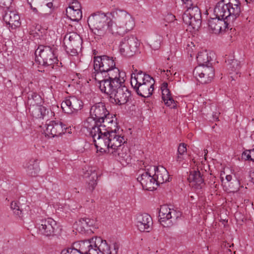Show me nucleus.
Returning <instances> with one entry per match:
<instances>
[{
    "label": "nucleus",
    "mask_w": 254,
    "mask_h": 254,
    "mask_svg": "<svg viewBox=\"0 0 254 254\" xmlns=\"http://www.w3.org/2000/svg\"><path fill=\"white\" fill-rule=\"evenodd\" d=\"M88 26L97 36L108 38L109 35H123L135 26L132 16L127 11L115 9L107 13L96 12L87 20Z\"/></svg>",
    "instance_id": "obj_1"
},
{
    "label": "nucleus",
    "mask_w": 254,
    "mask_h": 254,
    "mask_svg": "<svg viewBox=\"0 0 254 254\" xmlns=\"http://www.w3.org/2000/svg\"><path fill=\"white\" fill-rule=\"evenodd\" d=\"M130 84L140 96L150 97L154 90V80L149 75L137 69L131 74Z\"/></svg>",
    "instance_id": "obj_2"
},
{
    "label": "nucleus",
    "mask_w": 254,
    "mask_h": 254,
    "mask_svg": "<svg viewBox=\"0 0 254 254\" xmlns=\"http://www.w3.org/2000/svg\"><path fill=\"white\" fill-rule=\"evenodd\" d=\"M241 6L239 0H223L217 4L214 12L217 16L233 22L240 15Z\"/></svg>",
    "instance_id": "obj_3"
},
{
    "label": "nucleus",
    "mask_w": 254,
    "mask_h": 254,
    "mask_svg": "<svg viewBox=\"0 0 254 254\" xmlns=\"http://www.w3.org/2000/svg\"><path fill=\"white\" fill-rule=\"evenodd\" d=\"M54 47L40 45L35 51L36 61L43 66H52L58 64L57 57Z\"/></svg>",
    "instance_id": "obj_4"
},
{
    "label": "nucleus",
    "mask_w": 254,
    "mask_h": 254,
    "mask_svg": "<svg viewBox=\"0 0 254 254\" xmlns=\"http://www.w3.org/2000/svg\"><path fill=\"white\" fill-rule=\"evenodd\" d=\"M36 227L40 234L48 237L56 235L61 230L57 222L51 218L37 219Z\"/></svg>",
    "instance_id": "obj_5"
},
{
    "label": "nucleus",
    "mask_w": 254,
    "mask_h": 254,
    "mask_svg": "<svg viewBox=\"0 0 254 254\" xmlns=\"http://www.w3.org/2000/svg\"><path fill=\"white\" fill-rule=\"evenodd\" d=\"M182 215L179 211L171 209L166 205H162L159 212V221L160 223L164 227H169L172 226L176 220Z\"/></svg>",
    "instance_id": "obj_6"
},
{
    "label": "nucleus",
    "mask_w": 254,
    "mask_h": 254,
    "mask_svg": "<svg viewBox=\"0 0 254 254\" xmlns=\"http://www.w3.org/2000/svg\"><path fill=\"white\" fill-rule=\"evenodd\" d=\"M63 41L66 52L72 56H76L78 51L81 49L82 40L75 32L65 34Z\"/></svg>",
    "instance_id": "obj_7"
},
{
    "label": "nucleus",
    "mask_w": 254,
    "mask_h": 254,
    "mask_svg": "<svg viewBox=\"0 0 254 254\" xmlns=\"http://www.w3.org/2000/svg\"><path fill=\"white\" fill-rule=\"evenodd\" d=\"M140 42L136 37L133 35L126 37L120 42V52L125 57H131L137 51Z\"/></svg>",
    "instance_id": "obj_8"
},
{
    "label": "nucleus",
    "mask_w": 254,
    "mask_h": 254,
    "mask_svg": "<svg viewBox=\"0 0 254 254\" xmlns=\"http://www.w3.org/2000/svg\"><path fill=\"white\" fill-rule=\"evenodd\" d=\"M182 19L187 25L191 26L193 29H198L201 25V15L197 6L190 7L184 12Z\"/></svg>",
    "instance_id": "obj_9"
},
{
    "label": "nucleus",
    "mask_w": 254,
    "mask_h": 254,
    "mask_svg": "<svg viewBox=\"0 0 254 254\" xmlns=\"http://www.w3.org/2000/svg\"><path fill=\"white\" fill-rule=\"evenodd\" d=\"M102 130L101 129V131H99V130L92 131L93 141L98 151L110 153V146L109 134Z\"/></svg>",
    "instance_id": "obj_10"
},
{
    "label": "nucleus",
    "mask_w": 254,
    "mask_h": 254,
    "mask_svg": "<svg viewBox=\"0 0 254 254\" xmlns=\"http://www.w3.org/2000/svg\"><path fill=\"white\" fill-rule=\"evenodd\" d=\"M214 69L209 65H198L193 71L194 76L202 84L210 82L214 76Z\"/></svg>",
    "instance_id": "obj_11"
},
{
    "label": "nucleus",
    "mask_w": 254,
    "mask_h": 254,
    "mask_svg": "<svg viewBox=\"0 0 254 254\" xmlns=\"http://www.w3.org/2000/svg\"><path fill=\"white\" fill-rule=\"evenodd\" d=\"M116 64L112 57L106 55L94 57V68L97 72H101L102 75L111 68L115 67Z\"/></svg>",
    "instance_id": "obj_12"
},
{
    "label": "nucleus",
    "mask_w": 254,
    "mask_h": 254,
    "mask_svg": "<svg viewBox=\"0 0 254 254\" xmlns=\"http://www.w3.org/2000/svg\"><path fill=\"white\" fill-rule=\"evenodd\" d=\"M130 96V93L127 88L122 84L116 91L112 92L109 97V101L115 105L121 106L126 104Z\"/></svg>",
    "instance_id": "obj_13"
},
{
    "label": "nucleus",
    "mask_w": 254,
    "mask_h": 254,
    "mask_svg": "<svg viewBox=\"0 0 254 254\" xmlns=\"http://www.w3.org/2000/svg\"><path fill=\"white\" fill-rule=\"evenodd\" d=\"M137 180L140 183L143 189L146 190L152 191L156 189L158 187L153 173L150 170V167L140 174Z\"/></svg>",
    "instance_id": "obj_14"
},
{
    "label": "nucleus",
    "mask_w": 254,
    "mask_h": 254,
    "mask_svg": "<svg viewBox=\"0 0 254 254\" xmlns=\"http://www.w3.org/2000/svg\"><path fill=\"white\" fill-rule=\"evenodd\" d=\"M46 128L44 130L46 136L50 137L58 136L64 134L67 127L60 121H51L46 124Z\"/></svg>",
    "instance_id": "obj_15"
},
{
    "label": "nucleus",
    "mask_w": 254,
    "mask_h": 254,
    "mask_svg": "<svg viewBox=\"0 0 254 254\" xmlns=\"http://www.w3.org/2000/svg\"><path fill=\"white\" fill-rule=\"evenodd\" d=\"M208 26L210 30L213 33H221L229 28V21L225 18H222L216 15L208 20Z\"/></svg>",
    "instance_id": "obj_16"
},
{
    "label": "nucleus",
    "mask_w": 254,
    "mask_h": 254,
    "mask_svg": "<svg viewBox=\"0 0 254 254\" xmlns=\"http://www.w3.org/2000/svg\"><path fill=\"white\" fill-rule=\"evenodd\" d=\"M82 106V101L74 96L69 97L61 104L63 110L67 114L77 112L81 109Z\"/></svg>",
    "instance_id": "obj_17"
},
{
    "label": "nucleus",
    "mask_w": 254,
    "mask_h": 254,
    "mask_svg": "<svg viewBox=\"0 0 254 254\" xmlns=\"http://www.w3.org/2000/svg\"><path fill=\"white\" fill-rule=\"evenodd\" d=\"M119 249V246L117 244H114L113 249H111L106 241L101 239V242L97 245V247L89 250V254H117Z\"/></svg>",
    "instance_id": "obj_18"
},
{
    "label": "nucleus",
    "mask_w": 254,
    "mask_h": 254,
    "mask_svg": "<svg viewBox=\"0 0 254 254\" xmlns=\"http://www.w3.org/2000/svg\"><path fill=\"white\" fill-rule=\"evenodd\" d=\"M90 116L99 123L104 122V120L110 114L107 110L105 105L101 102L96 103L92 106L90 111Z\"/></svg>",
    "instance_id": "obj_19"
},
{
    "label": "nucleus",
    "mask_w": 254,
    "mask_h": 254,
    "mask_svg": "<svg viewBox=\"0 0 254 254\" xmlns=\"http://www.w3.org/2000/svg\"><path fill=\"white\" fill-rule=\"evenodd\" d=\"M150 170L153 173L157 186L168 181V172L164 167L152 166L150 167Z\"/></svg>",
    "instance_id": "obj_20"
},
{
    "label": "nucleus",
    "mask_w": 254,
    "mask_h": 254,
    "mask_svg": "<svg viewBox=\"0 0 254 254\" xmlns=\"http://www.w3.org/2000/svg\"><path fill=\"white\" fill-rule=\"evenodd\" d=\"M152 224V218L148 214H139L137 215L136 226L140 231L149 232Z\"/></svg>",
    "instance_id": "obj_21"
},
{
    "label": "nucleus",
    "mask_w": 254,
    "mask_h": 254,
    "mask_svg": "<svg viewBox=\"0 0 254 254\" xmlns=\"http://www.w3.org/2000/svg\"><path fill=\"white\" fill-rule=\"evenodd\" d=\"M188 180L190 186L196 190L201 189L204 185V180L199 171H191Z\"/></svg>",
    "instance_id": "obj_22"
},
{
    "label": "nucleus",
    "mask_w": 254,
    "mask_h": 254,
    "mask_svg": "<svg viewBox=\"0 0 254 254\" xmlns=\"http://www.w3.org/2000/svg\"><path fill=\"white\" fill-rule=\"evenodd\" d=\"M110 140V153H114L115 150L122 147L126 142V139L124 136L117 134V132H112L109 133Z\"/></svg>",
    "instance_id": "obj_23"
},
{
    "label": "nucleus",
    "mask_w": 254,
    "mask_h": 254,
    "mask_svg": "<svg viewBox=\"0 0 254 254\" xmlns=\"http://www.w3.org/2000/svg\"><path fill=\"white\" fill-rule=\"evenodd\" d=\"M95 79L99 84V87L102 92L109 95V97L112 94L114 90H111L109 86L111 81L109 78L103 77L101 72H97L95 75Z\"/></svg>",
    "instance_id": "obj_24"
},
{
    "label": "nucleus",
    "mask_w": 254,
    "mask_h": 254,
    "mask_svg": "<svg viewBox=\"0 0 254 254\" xmlns=\"http://www.w3.org/2000/svg\"><path fill=\"white\" fill-rule=\"evenodd\" d=\"M101 238L100 237L92 238L88 240H85L79 242V250L83 254H89V251L91 249H94L97 247V244L101 242Z\"/></svg>",
    "instance_id": "obj_25"
},
{
    "label": "nucleus",
    "mask_w": 254,
    "mask_h": 254,
    "mask_svg": "<svg viewBox=\"0 0 254 254\" xmlns=\"http://www.w3.org/2000/svg\"><path fill=\"white\" fill-rule=\"evenodd\" d=\"M112 154L122 163L125 162L128 164L130 163V157L129 150L127 147L125 145L115 149V152Z\"/></svg>",
    "instance_id": "obj_26"
},
{
    "label": "nucleus",
    "mask_w": 254,
    "mask_h": 254,
    "mask_svg": "<svg viewBox=\"0 0 254 254\" xmlns=\"http://www.w3.org/2000/svg\"><path fill=\"white\" fill-rule=\"evenodd\" d=\"M162 98L165 104L171 108H174L177 105L171 96L170 91L168 88V83L163 82L161 85Z\"/></svg>",
    "instance_id": "obj_27"
},
{
    "label": "nucleus",
    "mask_w": 254,
    "mask_h": 254,
    "mask_svg": "<svg viewBox=\"0 0 254 254\" xmlns=\"http://www.w3.org/2000/svg\"><path fill=\"white\" fill-rule=\"evenodd\" d=\"M3 20L12 28L19 27L20 25V17L15 11H6L3 16Z\"/></svg>",
    "instance_id": "obj_28"
},
{
    "label": "nucleus",
    "mask_w": 254,
    "mask_h": 254,
    "mask_svg": "<svg viewBox=\"0 0 254 254\" xmlns=\"http://www.w3.org/2000/svg\"><path fill=\"white\" fill-rule=\"evenodd\" d=\"M125 73L124 72H120V70L115 66V67L111 68L108 70L107 72L103 73V77L109 78L110 80L118 81L120 80L124 83L125 79L124 77Z\"/></svg>",
    "instance_id": "obj_29"
},
{
    "label": "nucleus",
    "mask_w": 254,
    "mask_h": 254,
    "mask_svg": "<svg viewBox=\"0 0 254 254\" xmlns=\"http://www.w3.org/2000/svg\"><path fill=\"white\" fill-rule=\"evenodd\" d=\"M117 125L115 117L110 114L104 120V122H102V126L104 127V129L102 130L108 134L116 132Z\"/></svg>",
    "instance_id": "obj_30"
},
{
    "label": "nucleus",
    "mask_w": 254,
    "mask_h": 254,
    "mask_svg": "<svg viewBox=\"0 0 254 254\" xmlns=\"http://www.w3.org/2000/svg\"><path fill=\"white\" fill-rule=\"evenodd\" d=\"M84 127L89 131L92 136L93 135L92 131L94 130L96 131H97V130H99V131H101V129H104V127L102 126V123L100 124L98 121L94 120V118L91 116L88 118L86 121L84 122Z\"/></svg>",
    "instance_id": "obj_31"
},
{
    "label": "nucleus",
    "mask_w": 254,
    "mask_h": 254,
    "mask_svg": "<svg viewBox=\"0 0 254 254\" xmlns=\"http://www.w3.org/2000/svg\"><path fill=\"white\" fill-rule=\"evenodd\" d=\"M23 166L27 174L31 176H36L40 170L38 161L36 159H31L25 162Z\"/></svg>",
    "instance_id": "obj_32"
},
{
    "label": "nucleus",
    "mask_w": 254,
    "mask_h": 254,
    "mask_svg": "<svg viewBox=\"0 0 254 254\" xmlns=\"http://www.w3.org/2000/svg\"><path fill=\"white\" fill-rule=\"evenodd\" d=\"M84 177L88 178L89 180L87 181L88 183L87 189L90 191H93L96 185V180L98 178L97 174L95 170L89 169L84 173Z\"/></svg>",
    "instance_id": "obj_33"
},
{
    "label": "nucleus",
    "mask_w": 254,
    "mask_h": 254,
    "mask_svg": "<svg viewBox=\"0 0 254 254\" xmlns=\"http://www.w3.org/2000/svg\"><path fill=\"white\" fill-rule=\"evenodd\" d=\"M29 110L32 116L36 119H44L49 113L48 110L42 104L29 108Z\"/></svg>",
    "instance_id": "obj_34"
},
{
    "label": "nucleus",
    "mask_w": 254,
    "mask_h": 254,
    "mask_svg": "<svg viewBox=\"0 0 254 254\" xmlns=\"http://www.w3.org/2000/svg\"><path fill=\"white\" fill-rule=\"evenodd\" d=\"M43 103V100L40 95L37 93L30 91L27 93V104L29 108L39 105Z\"/></svg>",
    "instance_id": "obj_35"
},
{
    "label": "nucleus",
    "mask_w": 254,
    "mask_h": 254,
    "mask_svg": "<svg viewBox=\"0 0 254 254\" xmlns=\"http://www.w3.org/2000/svg\"><path fill=\"white\" fill-rule=\"evenodd\" d=\"M243 172H238L236 174L237 179L229 183L228 184H226V186L229 188L230 192H237L239 190L241 183L243 182Z\"/></svg>",
    "instance_id": "obj_36"
},
{
    "label": "nucleus",
    "mask_w": 254,
    "mask_h": 254,
    "mask_svg": "<svg viewBox=\"0 0 254 254\" xmlns=\"http://www.w3.org/2000/svg\"><path fill=\"white\" fill-rule=\"evenodd\" d=\"M196 59L198 65H208L207 64L212 60V58L206 51H203L198 53Z\"/></svg>",
    "instance_id": "obj_37"
},
{
    "label": "nucleus",
    "mask_w": 254,
    "mask_h": 254,
    "mask_svg": "<svg viewBox=\"0 0 254 254\" xmlns=\"http://www.w3.org/2000/svg\"><path fill=\"white\" fill-rule=\"evenodd\" d=\"M66 15L68 18L74 21H78L82 17L81 10L71 9V7L66 9Z\"/></svg>",
    "instance_id": "obj_38"
},
{
    "label": "nucleus",
    "mask_w": 254,
    "mask_h": 254,
    "mask_svg": "<svg viewBox=\"0 0 254 254\" xmlns=\"http://www.w3.org/2000/svg\"><path fill=\"white\" fill-rule=\"evenodd\" d=\"M228 69L229 70V73L230 74H232L234 73H235L236 75L239 73V70L240 69V63L235 59H233L231 60H228Z\"/></svg>",
    "instance_id": "obj_39"
},
{
    "label": "nucleus",
    "mask_w": 254,
    "mask_h": 254,
    "mask_svg": "<svg viewBox=\"0 0 254 254\" xmlns=\"http://www.w3.org/2000/svg\"><path fill=\"white\" fill-rule=\"evenodd\" d=\"M11 208L13 210V212L17 215L20 216L22 214V209L19 205V203L16 201H12L10 204Z\"/></svg>",
    "instance_id": "obj_40"
},
{
    "label": "nucleus",
    "mask_w": 254,
    "mask_h": 254,
    "mask_svg": "<svg viewBox=\"0 0 254 254\" xmlns=\"http://www.w3.org/2000/svg\"><path fill=\"white\" fill-rule=\"evenodd\" d=\"M150 47L153 50L158 49L160 46L161 38L160 36H156V38L152 39L150 42Z\"/></svg>",
    "instance_id": "obj_41"
},
{
    "label": "nucleus",
    "mask_w": 254,
    "mask_h": 254,
    "mask_svg": "<svg viewBox=\"0 0 254 254\" xmlns=\"http://www.w3.org/2000/svg\"><path fill=\"white\" fill-rule=\"evenodd\" d=\"M61 254H83L81 252L76 248H69L67 249L63 250Z\"/></svg>",
    "instance_id": "obj_42"
},
{
    "label": "nucleus",
    "mask_w": 254,
    "mask_h": 254,
    "mask_svg": "<svg viewBox=\"0 0 254 254\" xmlns=\"http://www.w3.org/2000/svg\"><path fill=\"white\" fill-rule=\"evenodd\" d=\"M111 81V84L109 86V88H111V90L116 91L118 88H119L122 84H124L122 80H118V81L110 80Z\"/></svg>",
    "instance_id": "obj_43"
},
{
    "label": "nucleus",
    "mask_w": 254,
    "mask_h": 254,
    "mask_svg": "<svg viewBox=\"0 0 254 254\" xmlns=\"http://www.w3.org/2000/svg\"><path fill=\"white\" fill-rule=\"evenodd\" d=\"M79 222L81 224L83 227L85 226L90 227L93 224V221L87 218H82Z\"/></svg>",
    "instance_id": "obj_44"
},
{
    "label": "nucleus",
    "mask_w": 254,
    "mask_h": 254,
    "mask_svg": "<svg viewBox=\"0 0 254 254\" xmlns=\"http://www.w3.org/2000/svg\"><path fill=\"white\" fill-rule=\"evenodd\" d=\"M13 0H0V6L9 8L12 4Z\"/></svg>",
    "instance_id": "obj_45"
},
{
    "label": "nucleus",
    "mask_w": 254,
    "mask_h": 254,
    "mask_svg": "<svg viewBox=\"0 0 254 254\" xmlns=\"http://www.w3.org/2000/svg\"><path fill=\"white\" fill-rule=\"evenodd\" d=\"M187 152L186 144L182 143H180L178 148V153L179 155H183Z\"/></svg>",
    "instance_id": "obj_46"
},
{
    "label": "nucleus",
    "mask_w": 254,
    "mask_h": 254,
    "mask_svg": "<svg viewBox=\"0 0 254 254\" xmlns=\"http://www.w3.org/2000/svg\"><path fill=\"white\" fill-rule=\"evenodd\" d=\"M68 7H71V9H77L78 10H81V6L79 2L77 0H74L70 4Z\"/></svg>",
    "instance_id": "obj_47"
},
{
    "label": "nucleus",
    "mask_w": 254,
    "mask_h": 254,
    "mask_svg": "<svg viewBox=\"0 0 254 254\" xmlns=\"http://www.w3.org/2000/svg\"><path fill=\"white\" fill-rule=\"evenodd\" d=\"M251 150H246L242 153V157L245 160L251 161Z\"/></svg>",
    "instance_id": "obj_48"
},
{
    "label": "nucleus",
    "mask_w": 254,
    "mask_h": 254,
    "mask_svg": "<svg viewBox=\"0 0 254 254\" xmlns=\"http://www.w3.org/2000/svg\"><path fill=\"white\" fill-rule=\"evenodd\" d=\"M53 0H46L44 3H45V4L49 7L51 8L53 6Z\"/></svg>",
    "instance_id": "obj_49"
},
{
    "label": "nucleus",
    "mask_w": 254,
    "mask_h": 254,
    "mask_svg": "<svg viewBox=\"0 0 254 254\" xmlns=\"http://www.w3.org/2000/svg\"><path fill=\"white\" fill-rule=\"evenodd\" d=\"M226 180L227 181L226 183H225V184H228L229 183H231L232 180V176L231 175H227L226 176Z\"/></svg>",
    "instance_id": "obj_50"
},
{
    "label": "nucleus",
    "mask_w": 254,
    "mask_h": 254,
    "mask_svg": "<svg viewBox=\"0 0 254 254\" xmlns=\"http://www.w3.org/2000/svg\"><path fill=\"white\" fill-rule=\"evenodd\" d=\"M176 159L178 162H180L182 161V160L184 159V158H183V157L182 156V155H179V154H178Z\"/></svg>",
    "instance_id": "obj_51"
},
{
    "label": "nucleus",
    "mask_w": 254,
    "mask_h": 254,
    "mask_svg": "<svg viewBox=\"0 0 254 254\" xmlns=\"http://www.w3.org/2000/svg\"><path fill=\"white\" fill-rule=\"evenodd\" d=\"M251 161L254 162V149L251 150Z\"/></svg>",
    "instance_id": "obj_52"
},
{
    "label": "nucleus",
    "mask_w": 254,
    "mask_h": 254,
    "mask_svg": "<svg viewBox=\"0 0 254 254\" xmlns=\"http://www.w3.org/2000/svg\"><path fill=\"white\" fill-rule=\"evenodd\" d=\"M168 18L171 20L172 21H173L175 19V16L172 14H170L168 16Z\"/></svg>",
    "instance_id": "obj_53"
},
{
    "label": "nucleus",
    "mask_w": 254,
    "mask_h": 254,
    "mask_svg": "<svg viewBox=\"0 0 254 254\" xmlns=\"http://www.w3.org/2000/svg\"><path fill=\"white\" fill-rule=\"evenodd\" d=\"M185 3H187L188 5H191V1L190 0H182Z\"/></svg>",
    "instance_id": "obj_54"
},
{
    "label": "nucleus",
    "mask_w": 254,
    "mask_h": 254,
    "mask_svg": "<svg viewBox=\"0 0 254 254\" xmlns=\"http://www.w3.org/2000/svg\"><path fill=\"white\" fill-rule=\"evenodd\" d=\"M39 14L40 17H43V16H46L47 15V14H42V13H39Z\"/></svg>",
    "instance_id": "obj_55"
},
{
    "label": "nucleus",
    "mask_w": 254,
    "mask_h": 254,
    "mask_svg": "<svg viewBox=\"0 0 254 254\" xmlns=\"http://www.w3.org/2000/svg\"><path fill=\"white\" fill-rule=\"evenodd\" d=\"M208 151L207 150H204V153H205V155L204 156H206V154L207 153Z\"/></svg>",
    "instance_id": "obj_56"
},
{
    "label": "nucleus",
    "mask_w": 254,
    "mask_h": 254,
    "mask_svg": "<svg viewBox=\"0 0 254 254\" xmlns=\"http://www.w3.org/2000/svg\"><path fill=\"white\" fill-rule=\"evenodd\" d=\"M191 47H195V45H193V43H191Z\"/></svg>",
    "instance_id": "obj_57"
},
{
    "label": "nucleus",
    "mask_w": 254,
    "mask_h": 254,
    "mask_svg": "<svg viewBox=\"0 0 254 254\" xmlns=\"http://www.w3.org/2000/svg\"><path fill=\"white\" fill-rule=\"evenodd\" d=\"M167 72H169V73H170V74H172V73H171V71H170V70H169V71L168 70H167Z\"/></svg>",
    "instance_id": "obj_58"
},
{
    "label": "nucleus",
    "mask_w": 254,
    "mask_h": 254,
    "mask_svg": "<svg viewBox=\"0 0 254 254\" xmlns=\"http://www.w3.org/2000/svg\"><path fill=\"white\" fill-rule=\"evenodd\" d=\"M215 118L216 119H218V117H217V116H215Z\"/></svg>",
    "instance_id": "obj_59"
},
{
    "label": "nucleus",
    "mask_w": 254,
    "mask_h": 254,
    "mask_svg": "<svg viewBox=\"0 0 254 254\" xmlns=\"http://www.w3.org/2000/svg\"><path fill=\"white\" fill-rule=\"evenodd\" d=\"M231 77L233 78V79H234L235 77H233V76H231Z\"/></svg>",
    "instance_id": "obj_60"
},
{
    "label": "nucleus",
    "mask_w": 254,
    "mask_h": 254,
    "mask_svg": "<svg viewBox=\"0 0 254 254\" xmlns=\"http://www.w3.org/2000/svg\"><path fill=\"white\" fill-rule=\"evenodd\" d=\"M188 47H190V45L188 44Z\"/></svg>",
    "instance_id": "obj_61"
},
{
    "label": "nucleus",
    "mask_w": 254,
    "mask_h": 254,
    "mask_svg": "<svg viewBox=\"0 0 254 254\" xmlns=\"http://www.w3.org/2000/svg\"><path fill=\"white\" fill-rule=\"evenodd\" d=\"M252 178H253V179H254V177H252Z\"/></svg>",
    "instance_id": "obj_62"
}]
</instances>
